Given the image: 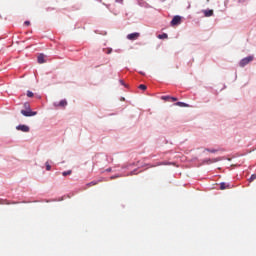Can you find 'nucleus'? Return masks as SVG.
Segmentation results:
<instances>
[{"mask_svg": "<svg viewBox=\"0 0 256 256\" xmlns=\"http://www.w3.org/2000/svg\"><path fill=\"white\" fill-rule=\"evenodd\" d=\"M171 25L172 26L181 25V16H174L171 21Z\"/></svg>", "mask_w": 256, "mask_h": 256, "instance_id": "4", "label": "nucleus"}, {"mask_svg": "<svg viewBox=\"0 0 256 256\" xmlns=\"http://www.w3.org/2000/svg\"><path fill=\"white\" fill-rule=\"evenodd\" d=\"M37 60H38V63H40V64L45 63V55L44 54H40L38 56Z\"/></svg>", "mask_w": 256, "mask_h": 256, "instance_id": "9", "label": "nucleus"}, {"mask_svg": "<svg viewBox=\"0 0 256 256\" xmlns=\"http://www.w3.org/2000/svg\"><path fill=\"white\" fill-rule=\"evenodd\" d=\"M139 37H141V34L139 32H134V33L127 35V39L129 41H137V39H139Z\"/></svg>", "mask_w": 256, "mask_h": 256, "instance_id": "2", "label": "nucleus"}, {"mask_svg": "<svg viewBox=\"0 0 256 256\" xmlns=\"http://www.w3.org/2000/svg\"><path fill=\"white\" fill-rule=\"evenodd\" d=\"M55 107H67V100H61Z\"/></svg>", "mask_w": 256, "mask_h": 256, "instance_id": "8", "label": "nucleus"}, {"mask_svg": "<svg viewBox=\"0 0 256 256\" xmlns=\"http://www.w3.org/2000/svg\"><path fill=\"white\" fill-rule=\"evenodd\" d=\"M21 113L24 115V117H33L37 115V112L31 111V108H29L28 110H21Z\"/></svg>", "mask_w": 256, "mask_h": 256, "instance_id": "3", "label": "nucleus"}, {"mask_svg": "<svg viewBox=\"0 0 256 256\" xmlns=\"http://www.w3.org/2000/svg\"><path fill=\"white\" fill-rule=\"evenodd\" d=\"M24 107H25V109H28V110H29V109H30V108H29V103H25V104H24Z\"/></svg>", "mask_w": 256, "mask_h": 256, "instance_id": "22", "label": "nucleus"}, {"mask_svg": "<svg viewBox=\"0 0 256 256\" xmlns=\"http://www.w3.org/2000/svg\"><path fill=\"white\" fill-rule=\"evenodd\" d=\"M204 17H213V10H203Z\"/></svg>", "mask_w": 256, "mask_h": 256, "instance_id": "7", "label": "nucleus"}, {"mask_svg": "<svg viewBox=\"0 0 256 256\" xmlns=\"http://www.w3.org/2000/svg\"><path fill=\"white\" fill-rule=\"evenodd\" d=\"M33 95H34L33 92H31L29 90L27 91V97H33Z\"/></svg>", "mask_w": 256, "mask_h": 256, "instance_id": "19", "label": "nucleus"}, {"mask_svg": "<svg viewBox=\"0 0 256 256\" xmlns=\"http://www.w3.org/2000/svg\"><path fill=\"white\" fill-rule=\"evenodd\" d=\"M138 89H141L142 91H146L147 86L145 84H141V85H139Z\"/></svg>", "mask_w": 256, "mask_h": 256, "instance_id": "11", "label": "nucleus"}, {"mask_svg": "<svg viewBox=\"0 0 256 256\" xmlns=\"http://www.w3.org/2000/svg\"><path fill=\"white\" fill-rule=\"evenodd\" d=\"M71 173H73L71 170H68V171H64L62 173L63 177H67V175H71Z\"/></svg>", "mask_w": 256, "mask_h": 256, "instance_id": "12", "label": "nucleus"}, {"mask_svg": "<svg viewBox=\"0 0 256 256\" xmlns=\"http://www.w3.org/2000/svg\"><path fill=\"white\" fill-rule=\"evenodd\" d=\"M18 131H22L23 133H29V126L27 125H19L16 127Z\"/></svg>", "mask_w": 256, "mask_h": 256, "instance_id": "5", "label": "nucleus"}, {"mask_svg": "<svg viewBox=\"0 0 256 256\" xmlns=\"http://www.w3.org/2000/svg\"><path fill=\"white\" fill-rule=\"evenodd\" d=\"M171 101H177V98L176 97H170Z\"/></svg>", "mask_w": 256, "mask_h": 256, "instance_id": "23", "label": "nucleus"}, {"mask_svg": "<svg viewBox=\"0 0 256 256\" xmlns=\"http://www.w3.org/2000/svg\"><path fill=\"white\" fill-rule=\"evenodd\" d=\"M161 99L163 101H169V99H171V96H162Z\"/></svg>", "mask_w": 256, "mask_h": 256, "instance_id": "15", "label": "nucleus"}, {"mask_svg": "<svg viewBox=\"0 0 256 256\" xmlns=\"http://www.w3.org/2000/svg\"><path fill=\"white\" fill-rule=\"evenodd\" d=\"M214 163H217V159H214V161H213Z\"/></svg>", "mask_w": 256, "mask_h": 256, "instance_id": "24", "label": "nucleus"}, {"mask_svg": "<svg viewBox=\"0 0 256 256\" xmlns=\"http://www.w3.org/2000/svg\"><path fill=\"white\" fill-rule=\"evenodd\" d=\"M206 151H209V153H217V150H215V149H206Z\"/></svg>", "mask_w": 256, "mask_h": 256, "instance_id": "20", "label": "nucleus"}, {"mask_svg": "<svg viewBox=\"0 0 256 256\" xmlns=\"http://www.w3.org/2000/svg\"><path fill=\"white\" fill-rule=\"evenodd\" d=\"M120 83H121L122 85H124L123 81H120Z\"/></svg>", "mask_w": 256, "mask_h": 256, "instance_id": "25", "label": "nucleus"}, {"mask_svg": "<svg viewBox=\"0 0 256 256\" xmlns=\"http://www.w3.org/2000/svg\"><path fill=\"white\" fill-rule=\"evenodd\" d=\"M175 105H176L177 107H189V105L186 104L185 102H177V103H175Z\"/></svg>", "mask_w": 256, "mask_h": 256, "instance_id": "10", "label": "nucleus"}, {"mask_svg": "<svg viewBox=\"0 0 256 256\" xmlns=\"http://www.w3.org/2000/svg\"><path fill=\"white\" fill-rule=\"evenodd\" d=\"M233 185L227 184L225 182L220 183V189L221 191H225V189H232Z\"/></svg>", "mask_w": 256, "mask_h": 256, "instance_id": "6", "label": "nucleus"}, {"mask_svg": "<svg viewBox=\"0 0 256 256\" xmlns=\"http://www.w3.org/2000/svg\"><path fill=\"white\" fill-rule=\"evenodd\" d=\"M107 55H111V53H113V49L111 48H108L107 51H106Z\"/></svg>", "mask_w": 256, "mask_h": 256, "instance_id": "18", "label": "nucleus"}, {"mask_svg": "<svg viewBox=\"0 0 256 256\" xmlns=\"http://www.w3.org/2000/svg\"><path fill=\"white\" fill-rule=\"evenodd\" d=\"M24 25H26V27H29V25H31V22L30 21H25Z\"/></svg>", "mask_w": 256, "mask_h": 256, "instance_id": "21", "label": "nucleus"}, {"mask_svg": "<svg viewBox=\"0 0 256 256\" xmlns=\"http://www.w3.org/2000/svg\"><path fill=\"white\" fill-rule=\"evenodd\" d=\"M46 171H51V166L49 165V162H46Z\"/></svg>", "mask_w": 256, "mask_h": 256, "instance_id": "17", "label": "nucleus"}, {"mask_svg": "<svg viewBox=\"0 0 256 256\" xmlns=\"http://www.w3.org/2000/svg\"><path fill=\"white\" fill-rule=\"evenodd\" d=\"M253 59H255L254 56H248L246 58H243L239 63L240 67H245V66L249 65V63H251V61H253Z\"/></svg>", "mask_w": 256, "mask_h": 256, "instance_id": "1", "label": "nucleus"}, {"mask_svg": "<svg viewBox=\"0 0 256 256\" xmlns=\"http://www.w3.org/2000/svg\"><path fill=\"white\" fill-rule=\"evenodd\" d=\"M168 35L167 34H160L158 35V39H167Z\"/></svg>", "mask_w": 256, "mask_h": 256, "instance_id": "13", "label": "nucleus"}, {"mask_svg": "<svg viewBox=\"0 0 256 256\" xmlns=\"http://www.w3.org/2000/svg\"><path fill=\"white\" fill-rule=\"evenodd\" d=\"M87 185H88V187H93V185H97V182L92 181V182L88 183Z\"/></svg>", "mask_w": 256, "mask_h": 256, "instance_id": "16", "label": "nucleus"}, {"mask_svg": "<svg viewBox=\"0 0 256 256\" xmlns=\"http://www.w3.org/2000/svg\"><path fill=\"white\" fill-rule=\"evenodd\" d=\"M256 179V174H252L251 177L249 178V182L252 183V181H255Z\"/></svg>", "mask_w": 256, "mask_h": 256, "instance_id": "14", "label": "nucleus"}]
</instances>
